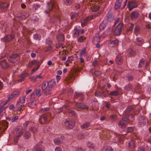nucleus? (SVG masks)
<instances>
[{
	"label": "nucleus",
	"instance_id": "obj_15",
	"mask_svg": "<svg viewBox=\"0 0 151 151\" xmlns=\"http://www.w3.org/2000/svg\"><path fill=\"white\" fill-rule=\"evenodd\" d=\"M132 108L131 106H128L124 112V115L125 116H127L129 114L132 110Z\"/></svg>",
	"mask_w": 151,
	"mask_h": 151
},
{
	"label": "nucleus",
	"instance_id": "obj_2",
	"mask_svg": "<svg viewBox=\"0 0 151 151\" xmlns=\"http://www.w3.org/2000/svg\"><path fill=\"white\" fill-rule=\"evenodd\" d=\"M123 25L124 24L123 23H120L116 27L114 31V35L119 36L121 34L122 32V28Z\"/></svg>",
	"mask_w": 151,
	"mask_h": 151
},
{
	"label": "nucleus",
	"instance_id": "obj_41",
	"mask_svg": "<svg viewBox=\"0 0 151 151\" xmlns=\"http://www.w3.org/2000/svg\"><path fill=\"white\" fill-rule=\"evenodd\" d=\"M105 91H103L102 92L99 91V92H96L95 93V95L96 96H98L99 97H100L101 96V95L102 94L104 93Z\"/></svg>",
	"mask_w": 151,
	"mask_h": 151
},
{
	"label": "nucleus",
	"instance_id": "obj_23",
	"mask_svg": "<svg viewBox=\"0 0 151 151\" xmlns=\"http://www.w3.org/2000/svg\"><path fill=\"white\" fill-rule=\"evenodd\" d=\"M128 147L129 148L133 149L135 147V142L133 140H131L128 143Z\"/></svg>",
	"mask_w": 151,
	"mask_h": 151
},
{
	"label": "nucleus",
	"instance_id": "obj_24",
	"mask_svg": "<svg viewBox=\"0 0 151 151\" xmlns=\"http://www.w3.org/2000/svg\"><path fill=\"white\" fill-rule=\"evenodd\" d=\"M41 7V5L39 4H34L32 7V9L34 11H35L37 10H39Z\"/></svg>",
	"mask_w": 151,
	"mask_h": 151
},
{
	"label": "nucleus",
	"instance_id": "obj_34",
	"mask_svg": "<svg viewBox=\"0 0 151 151\" xmlns=\"http://www.w3.org/2000/svg\"><path fill=\"white\" fill-rule=\"evenodd\" d=\"M50 109L49 107L45 108L44 109H41L39 111V113L40 114L44 113L45 112H46Z\"/></svg>",
	"mask_w": 151,
	"mask_h": 151
},
{
	"label": "nucleus",
	"instance_id": "obj_25",
	"mask_svg": "<svg viewBox=\"0 0 151 151\" xmlns=\"http://www.w3.org/2000/svg\"><path fill=\"white\" fill-rule=\"evenodd\" d=\"M9 6V4H7L5 2H3L0 4V7L3 9H5L7 8Z\"/></svg>",
	"mask_w": 151,
	"mask_h": 151
},
{
	"label": "nucleus",
	"instance_id": "obj_8",
	"mask_svg": "<svg viewBox=\"0 0 151 151\" xmlns=\"http://www.w3.org/2000/svg\"><path fill=\"white\" fill-rule=\"evenodd\" d=\"M115 61L117 64L119 65H121L123 63L122 57L120 55H118L116 57Z\"/></svg>",
	"mask_w": 151,
	"mask_h": 151
},
{
	"label": "nucleus",
	"instance_id": "obj_30",
	"mask_svg": "<svg viewBox=\"0 0 151 151\" xmlns=\"http://www.w3.org/2000/svg\"><path fill=\"white\" fill-rule=\"evenodd\" d=\"M136 40L137 41V44L139 45H140L143 43V40L141 38L137 37Z\"/></svg>",
	"mask_w": 151,
	"mask_h": 151
},
{
	"label": "nucleus",
	"instance_id": "obj_5",
	"mask_svg": "<svg viewBox=\"0 0 151 151\" xmlns=\"http://www.w3.org/2000/svg\"><path fill=\"white\" fill-rule=\"evenodd\" d=\"M75 106L77 108H81L82 109H85L88 110L89 109L88 106L85 105L84 103L77 102L76 103Z\"/></svg>",
	"mask_w": 151,
	"mask_h": 151
},
{
	"label": "nucleus",
	"instance_id": "obj_63",
	"mask_svg": "<svg viewBox=\"0 0 151 151\" xmlns=\"http://www.w3.org/2000/svg\"><path fill=\"white\" fill-rule=\"evenodd\" d=\"M97 15H94V16H93V15L92 16H88L87 17L88 19H89V20H90L93 19H94L97 16Z\"/></svg>",
	"mask_w": 151,
	"mask_h": 151
},
{
	"label": "nucleus",
	"instance_id": "obj_33",
	"mask_svg": "<svg viewBox=\"0 0 151 151\" xmlns=\"http://www.w3.org/2000/svg\"><path fill=\"white\" fill-rule=\"evenodd\" d=\"M73 0H65L64 4L66 6L70 5L73 3Z\"/></svg>",
	"mask_w": 151,
	"mask_h": 151
},
{
	"label": "nucleus",
	"instance_id": "obj_42",
	"mask_svg": "<svg viewBox=\"0 0 151 151\" xmlns=\"http://www.w3.org/2000/svg\"><path fill=\"white\" fill-rule=\"evenodd\" d=\"M19 56V54L18 53H15L10 56L9 58L12 59H15Z\"/></svg>",
	"mask_w": 151,
	"mask_h": 151
},
{
	"label": "nucleus",
	"instance_id": "obj_38",
	"mask_svg": "<svg viewBox=\"0 0 151 151\" xmlns=\"http://www.w3.org/2000/svg\"><path fill=\"white\" fill-rule=\"evenodd\" d=\"M67 112L69 114H71L73 116H77V114L76 111L74 110L69 109L67 110Z\"/></svg>",
	"mask_w": 151,
	"mask_h": 151
},
{
	"label": "nucleus",
	"instance_id": "obj_29",
	"mask_svg": "<svg viewBox=\"0 0 151 151\" xmlns=\"http://www.w3.org/2000/svg\"><path fill=\"white\" fill-rule=\"evenodd\" d=\"M42 90H45L47 87H48V85L47 82H43L42 84Z\"/></svg>",
	"mask_w": 151,
	"mask_h": 151
},
{
	"label": "nucleus",
	"instance_id": "obj_46",
	"mask_svg": "<svg viewBox=\"0 0 151 151\" xmlns=\"http://www.w3.org/2000/svg\"><path fill=\"white\" fill-rule=\"evenodd\" d=\"M35 91L36 95L38 97L40 96L41 95L40 93V89H37Z\"/></svg>",
	"mask_w": 151,
	"mask_h": 151
},
{
	"label": "nucleus",
	"instance_id": "obj_19",
	"mask_svg": "<svg viewBox=\"0 0 151 151\" xmlns=\"http://www.w3.org/2000/svg\"><path fill=\"white\" fill-rule=\"evenodd\" d=\"M122 0H117L114 6V8L116 10L119 9L121 6Z\"/></svg>",
	"mask_w": 151,
	"mask_h": 151
},
{
	"label": "nucleus",
	"instance_id": "obj_56",
	"mask_svg": "<svg viewBox=\"0 0 151 151\" xmlns=\"http://www.w3.org/2000/svg\"><path fill=\"white\" fill-rule=\"evenodd\" d=\"M146 29L147 30L148 32L151 31V26L150 24H147L146 26Z\"/></svg>",
	"mask_w": 151,
	"mask_h": 151
},
{
	"label": "nucleus",
	"instance_id": "obj_47",
	"mask_svg": "<svg viewBox=\"0 0 151 151\" xmlns=\"http://www.w3.org/2000/svg\"><path fill=\"white\" fill-rule=\"evenodd\" d=\"M87 146L89 148H91L93 149L94 147V145L91 142H89L87 143Z\"/></svg>",
	"mask_w": 151,
	"mask_h": 151
},
{
	"label": "nucleus",
	"instance_id": "obj_50",
	"mask_svg": "<svg viewBox=\"0 0 151 151\" xmlns=\"http://www.w3.org/2000/svg\"><path fill=\"white\" fill-rule=\"evenodd\" d=\"M28 76V74L27 73L22 74L20 76V78L24 80V78Z\"/></svg>",
	"mask_w": 151,
	"mask_h": 151
},
{
	"label": "nucleus",
	"instance_id": "obj_43",
	"mask_svg": "<svg viewBox=\"0 0 151 151\" xmlns=\"http://www.w3.org/2000/svg\"><path fill=\"white\" fill-rule=\"evenodd\" d=\"M140 30V27L139 26H136L134 28V33L137 35Z\"/></svg>",
	"mask_w": 151,
	"mask_h": 151
},
{
	"label": "nucleus",
	"instance_id": "obj_36",
	"mask_svg": "<svg viewBox=\"0 0 151 151\" xmlns=\"http://www.w3.org/2000/svg\"><path fill=\"white\" fill-rule=\"evenodd\" d=\"M101 37V36H99L98 34H96L93 37V40L97 42H99L100 41Z\"/></svg>",
	"mask_w": 151,
	"mask_h": 151
},
{
	"label": "nucleus",
	"instance_id": "obj_10",
	"mask_svg": "<svg viewBox=\"0 0 151 151\" xmlns=\"http://www.w3.org/2000/svg\"><path fill=\"white\" fill-rule=\"evenodd\" d=\"M32 151H43L40 143L36 144L32 149Z\"/></svg>",
	"mask_w": 151,
	"mask_h": 151
},
{
	"label": "nucleus",
	"instance_id": "obj_6",
	"mask_svg": "<svg viewBox=\"0 0 151 151\" xmlns=\"http://www.w3.org/2000/svg\"><path fill=\"white\" fill-rule=\"evenodd\" d=\"M146 120L145 116H141L139 118V122L138 123L141 126H144L146 123Z\"/></svg>",
	"mask_w": 151,
	"mask_h": 151
},
{
	"label": "nucleus",
	"instance_id": "obj_17",
	"mask_svg": "<svg viewBox=\"0 0 151 151\" xmlns=\"http://www.w3.org/2000/svg\"><path fill=\"white\" fill-rule=\"evenodd\" d=\"M45 90L44 94L45 96L50 95L52 93V88L50 87H47Z\"/></svg>",
	"mask_w": 151,
	"mask_h": 151
},
{
	"label": "nucleus",
	"instance_id": "obj_44",
	"mask_svg": "<svg viewBox=\"0 0 151 151\" xmlns=\"http://www.w3.org/2000/svg\"><path fill=\"white\" fill-rule=\"evenodd\" d=\"M34 38L37 40H39L41 39V36L39 34H36L34 35Z\"/></svg>",
	"mask_w": 151,
	"mask_h": 151
},
{
	"label": "nucleus",
	"instance_id": "obj_54",
	"mask_svg": "<svg viewBox=\"0 0 151 151\" xmlns=\"http://www.w3.org/2000/svg\"><path fill=\"white\" fill-rule=\"evenodd\" d=\"M78 16V13H74L71 16V19H73L76 18L77 16Z\"/></svg>",
	"mask_w": 151,
	"mask_h": 151
},
{
	"label": "nucleus",
	"instance_id": "obj_16",
	"mask_svg": "<svg viewBox=\"0 0 151 151\" xmlns=\"http://www.w3.org/2000/svg\"><path fill=\"white\" fill-rule=\"evenodd\" d=\"M34 65H37V66L39 65L40 67V63L37 60H34L33 61H31L29 64V65L30 66Z\"/></svg>",
	"mask_w": 151,
	"mask_h": 151
},
{
	"label": "nucleus",
	"instance_id": "obj_21",
	"mask_svg": "<svg viewBox=\"0 0 151 151\" xmlns=\"http://www.w3.org/2000/svg\"><path fill=\"white\" fill-rule=\"evenodd\" d=\"M8 123L7 122L6 124H4V125L0 126V131L4 132L6 130L8 127Z\"/></svg>",
	"mask_w": 151,
	"mask_h": 151
},
{
	"label": "nucleus",
	"instance_id": "obj_18",
	"mask_svg": "<svg viewBox=\"0 0 151 151\" xmlns=\"http://www.w3.org/2000/svg\"><path fill=\"white\" fill-rule=\"evenodd\" d=\"M107 24V22H106L104 20L99 26V29L100 30H103Z\"/></svg>",
	"mask_w": 151,
	"mask_h": 151
},
{
	"label": "nucleus",
	"instance_id": "obj_49",
	"mask_svg": "<svg viewBox=\"0 0 151 151\" xmlns=\"http://www.w3.org/2000/svg\"><path fill=\"white\" fill-rule=\"evenodd\" d=\"M85 136L83 134H79L77 136V138L79 139H81L85 138Z\"/></svg>",
	"mask_w": 151,
	"mask_h": 151
},
{
	"label": "nucleus",
	"instance_id": "obj_45",
	"mask_svg": "<svg viewBox=\"0 0 151 151\" xmlns=\"http://www.w3.org/2000/svg\"><path fill=\"white\" fill-rule=\"evenodd\" d=\"M134 131V128L133 127H129L127 128L126 132L128 133H131Z\"/></svg>",
	"mask_w": 151,
	"mask_h": 151
},
{
	"label": "nucleus",
	"instance_id": "obj_12",
	"mask_svg": "<svg viewBox=\"0 0 151 151\" xmlns=\"http://www.w3.org/2000/svg\"><path fill=\"white\" fill-rule=\"evenodd\" d=\"M139 15L137 12H132L131 15V18L132 20H133L137 18Z\"/></svg>",
	"mask_w": 151,
	"mask_h": 151
},
{
	"label": "nucleus",
	"instance_id": "obj_52",
	"mask_svg": "<svg viewBox=\"0 0 151 151\" xmlns=\"http://www.w3.org/2000/svg\"><path fill=\"white\" fill-rule=\"evenodd\" d=\"M14 98H16L19 95V92H14L12 93Z\"/></svg>",
	"mask_w": 151,
	"mask_h": 151
},
{
	"label": "nucleus",
	"instance_id": "obj_7",
	"mask_svg": "<svg viewBox=\"0 0 151 151\" xmlns=\"http://www.w3.org/2000/svg\"><path fill=\"white\" fill-rule=\"evenodd\" d=\"M64 138V137L63 136H61L60 137L57 138L54 140V143L56 145H60L62 143Z\"/></svg>",
	"mask_w": 151,
	"mask_h": 151
},
{
	"label": "nucleus",
	"instance_id": "obj_51",
	"mask_svg": "<svg viewBox=\"0 0 151 151\" xmlns=\"http://www.w3.org/2000/svg\"><path fill=\"white\" fill-rule=\"evenodd\" d=\"M82 95V94L81 93H77L75 92L74 94V97L76 99H77Z\"/></svg>",
	"mask_w": 151,
	"mask_h": 151
},
{
	"label": "nucleus",
	"instance_id": "obj_40",
	"mask_svg": "<svg viewBox=\"0 0 151 151\" xmlns=\"http://www.w3.org/2000/svg\"><path fill=\"white\" fill-rule=\"evenodd\" d=\"M29 130L33 133H35L38 131L37 128L34 127H32L29 129Z\"/></svg>",
	"mask_w": 151,
	"mask_h": 151
},
{
	"label": "nucleus",
	"instance_id": "obj_55",
	"mask_svg": "<svg viewBox=\"0 0 151 151\" xmlns=\"http://www.w3.org/2000/svg\"><path fill=\"white\" fill-rule=\"evenodd\" d=\"M105 151H113V149L110 146H108L105 149Z\"/></svg>",
	"mask_w": 151,
	"mask_h": 151
},
{
	"label": "nucleus",
	"instance_id": "obj_14",
	"mask_svg": "<svg viewBox=\"0 0 151 151\" xmlns=\"http://www.w3.org/2000/svg\"><path fill=\"white\" fill-rule=\"evenodd\" d=\"M47 84L48 85V87L52 88L56 85V82L54 79H52L47 82Z\"/></svg>",
	"mask_w": 151,
	"mask_h": 151
},
{
	"label": "nucleus",
	"instance_id": "obj_9",
	"mask_svg": "<svg viewBox=\"0 0 151 151\" xmlns=\"http://www.w3.org/2000/svg\"><path fill=\"white\" fill-rule=\"evenodd\" d=\"M0 64L2 68L3 69H6L9 67L8 64L6 62V60L5 59L1 61Z\"/></svg>",
	"mask_w": 151,
	"mask_h": 151
},
{
	"label": "nucleus",
	"instance_id": "obj_37",
	"mask_svg": "<svg viewBox=\"0 0 151 151\" xmlns=\"http://www.w3.org/2000/svg\"><path fill=\"white\" fill-rule=\"evenodd\" d=\"M109 94L112 96H118L119 94V93L118 91H111Z\"/></svg>",
	"mask_w": 151,
	"mask_h": 151
},
{
	"label": "nucleus",
	"instance_id": "obj_20",
	"mask_svg": "<svg viewBox=\"0 0 151 151\" xmlns=\"http://www.w3.org/2000/svg\"><path fill=\"white\" fill-rule=\"evenodd\" d=\"M119 126L121 128L124 129L126 127L127 125L126 123L122 120H119L118 123Z\"/></svg>",
	"mask_w": 151,
	"mask_h": 151
},
{
	"label": "nucleus",
	"instance_id": "obj_32",
	"mask_svg": "<svg viewBox=\"0 0 151 151\" xmlns=\"http://www.w3.org/2000/svg\"><path fill=\"white\" fill-rule=\"evenodd\" d=\"M145 61V60L143 58L141 59L140 60L139 63L138 64L139 68H142L144 66Z\"/></svg>",
	"mask_w": 151,
	"mask_h": 151
},
{
	"label": "nucleus",
	"instance_id": "obj_11",
	"mask_svg": "<svg viewBox=\"0 0 151 151\" xmlns=\"http://www.w3.org/2000/svg\"><path fill=\"white\" fill-rule=\"evenodd\" d=\"M128 6L129 10L131 11L132 9L136 7L137 6L136 3L132 1L130 3H129Z\"/></svg>",
	"mask_w": 151,
	"mask_h": 151
},
{
	"label": "nucleus",
	"instance_id": "obj_1",
	"mask_svg": "<svg viewBox=\"0 0 151 151\" xmlns=\"http://www.w3.org/2000/svg\"><path fill=\"white\" fill-rule=\"evenodd\" d=\"M64 125L66 129H70L74 127L75 123L71 119H66L64 122Z\"/></svg>",
	"mask_w": 151,
	"mask_h": 151
},
{
	"label": "nucleus",
	"instance_id": "obj_57",
	"mask_svg": "<svg viewBox=\"0 0 151 151\" xmlns=\"http://www.w3.org/2000/svg\"><path fill=\"white\" fill-rule=\"evenodd\" d=\"M73 58L72 56L69 57L66 61V62L68 63L71 62L72 61Z\"/></svg>",
	"mask_w": 151,
	"mask_h": 151
},
{
	"label": "nucleus",
	"instance_id": "obj_27",
	"mask_svg": "<svg viewBox=\"0 0 151 151\" xmlns=\"http://www.w3.org/2000/svg\"><path fill=\"white\" fill-rule=\"evenodd\" d=\"M57 38L59 42L63 41L64 40V35L63 34H60L57 36Z\"/></svg>",
	"mask_w": 151,
	"mask_h": 151
},
{
	"label": "nucleus",
	"instance_id": "obj_35",
	"mask_svg": "<svg viewBox=\"0 0 151 151\" xmlns=\"http://www.w3.org/2000/svg\"><path fill=\"white\" fill-rule=\"evenodd\" d=\"M74 31L75 32L74 34V37H78L79 35L80 31L76 28L74 29Z\"/></svg>",
	"mask_w": 151,
	"mask_h": 151
},
{
	"label": "nucleus",
	"instance_id": "obj_22",
	"mask_svg": "<svg viewBox=\"0 0 151 151\" xmlns=\"http://www.w3.org/2000/svg\"><path fill=\"white\" fill-rule=\"evenodd\" d=\"M133 86L132 84L130 83H129L128 85H126L124 87V89L126 91H129L132 90L133 88Z\"/></svg>",
	"mask_w": 151,
	"mask_h": 151
},
{
	"label": "nucleus",
	"instance_id": "obj_39",
	"mask_svg": "<svg viewBox=\"0 0 151 151\" xmlns=\"http://www.w3.org/2000/svg\"><path fill=\"white\" fill-rule=\"evenodd\" d=\"M126 116H125L124 115L123 116L122 118V121L123 122L124 121L127 122H128L130 121V119L129 117L127 118Z\"/></svg>",
	"mask_w": 151,
	"mask_h": 151
},
{
	"label": "nucleus",
	"instance_id": "obj_61",
	"mask_svg": "<svg viewBox=\"0 0 151 151\" xmlns=\"http://www.w3.org/2000/svg\"><path fill=\"white\" fill-rule=\"evenodd\" d=\"M54 18L55 19V21L54 22H55L56 21H58L59 22H60V19L59 16H55Z\"/></svg>",
	"mask_w": 151,
	"mask_h": 151
},
{
	"label": "nucleus",
	"instance_id": "obj_31",
	"mask_svg": "<svg viewBox=\"0 0 151 151\" xmlns=\"http://www.w3.org/2000/svg\"><path fill=\"white\" fill-rule=\"evenodd\" d=\"M90 123L89 122H86L83 124L81 126V128L82 129H86L89 127Z\"/></svg>",
	"mask_w": 151,
	"mask_h": 151
},
{
	"label": "nucleus",
	"instance_id": "obj_28",
	"mask_svg": "<svg viewBox=\"0 0 151 151\" xmlns=\"http://www.w3.org/2000/svg\"><path fill=\"white\" fill-rule=\"evenodd\" d=\"M31 136L30 133L29 131H26L23 136V138L25 139H29Z\"/></svg>",
	"mask_w": 151,
	"mask_h": 151
},
{
	"label": "nucleus",
	"instance_id": "obj_4",
	"mask_svg": "<svg viewBox=\"0 0 151 151\" xmlns=\"http://www.w3.org/2000/svg\"><path fill=\"white\" fill-rule=\"evenodd\" d=\"M106 19L104 21H107L106 22H112L114 19V17L111 11H109L106 15Z\"/></svg>",
	"mask_w": 151,
	"mask_h": 151
},
{
	"label": "nucleus",
	"instance_id": "obj_48",
	"mask_svg": "<svg viewBox=\"0 0 151 151\" xmlns=\"http://www.w3.org/2000/svg\"><path fill=\"white\" fill-rule=\"evenodd\" d=\"M35 101H32V102L29 103L28 104V105L29 106L31 107H33V106L35 105Z\"/></svg>",
	"mask_w": 151,
	"mask_h": 151
},
{
	"label": "nucleus",
	"instance_id": "obj_64",
	"mask_svg": "<svg viewBox=\"0 0 151 151\" xmlns=\"http://www.w3.org/2000/svg\"><path fill=\"white\" fill-rule=\"evenodd\" d=\"M137 151H145V150L144 147H138Z\"/></svg>",
	"mask_w": 151,
	"mask_h": 151
},
{
	"label": "nucleus",
	"instance_id": "obj_59",
	"mask_svg": "<svg viewBox=\"0 0 151 151\" xmlns=\"http://www.w3.org/2000/svg\"><path fill=\"white\" fill-rule=\"evenodd\" d=\"M46 44L49 45H51L52 43V41L50 40L49 38L47 39L46 40Z\"/></svg>",
	"mask_w": 151,
	"mask_h": 151
},
{
	"label": "nucleus",
	"instance_id": "obj_53",
	"mask_svg": "<svg viewBox=\"0 0 151 151\" xmlns=\"http://www.w3.org/2000/svg\"><path fill=\"white\" fill-rule=\"evenodd\" d=\"M91 9L92 12H96L99 9V7L97 6L95 7L92 8Z\"/></svg>",
	"mask_w": 151,
	"mask_h": 151
},
{
	"label": "nucleus",
	"instance_id": "obj_26",
	"mask_svg": "<svg viewBox=\"0 0 151 151\" xmlns=\"http://www.w3.org/2000/svg\"><path fill=\"white\" fill-rule=\"evenodd\" d=\"M54 7V5L52 3H50L48 4V9L45 11V12L47 14L49 13L50 11Z\"/></svg>",
	"mask_w": 151,
	"mask_h": 151
},
{
	"label": "nucleus",
	"instance_id": "obj_60",
	"mask_svg": "<svg viewBox=\"0 0 151 151\" xmlns=\"http://www.w3.org/2000/svg\"><path fill=\"white\" fill-rule=\"evenodd\" d=\"M129 54L131 56H134V55L136 53V52L132 50H131V51H129Z\"/></svg>",
	"mask_w": 151,
	"mask_h": 151
},
{
	"label": "nucleus",
	"instance_id": "obj_62",
	"mask_svg": "<svg viewBox=\"0 0 151 151\" xmlns=\"http://www.w3.org/2000/svg\"><path fill=\"white\" fill-rule=\"evenodd\" d=\"M19 117L18 116H16L11 119L12 122H16L18 119Z\"/></svg>",
	"mask_w": 151,
	"mask_h": 151
},
{
	"label": "nucleus",
	"instance_id": "obj_58",
	"mask_svg": "<svg viewBox=\"0 0 151 151\" xmlns=\"http://www.w3.org/2000/svg\"><path fill=\"white\" fill-rule=\"evenodd\" d=\"M29 122H26L24 124V130H25L27 129L28 125L29 124Z\"/></svg>",
	"mask_w": 151,
	"mask_h": 151
},
{
	"label": "nucleus",
	"instance_id": "obj_13",
	"mask_svg": "<svg viewBox=\"0 0 151 151\" xmlns=\"http://www.w3.org/2000/svg\"><path fill=\"white\" fill-rule=\"evenodd\" d=\"M118 43V41L117 40H113L111 41L109 43V46L111 47L117 45Z\"/></svg>",
	"mask_w": 151,
	"mask_h": 151
},
{
	"label": "nucleus",
	"instance_id": "obj_3",
	"mask_svg": "<svg viewBox=\"0 0 151 151\" xmlns=\"http://www.w3.org/2000/svg\"><path fill=\"white\" fill-rule=\"evenodd\" d=\"M15 37L14 35H6L2 40L3 41L5 42H10L14 39Z\"/></svg>",
	"mask_w": 151,
	"mask_h": 151
}]
</instances>
